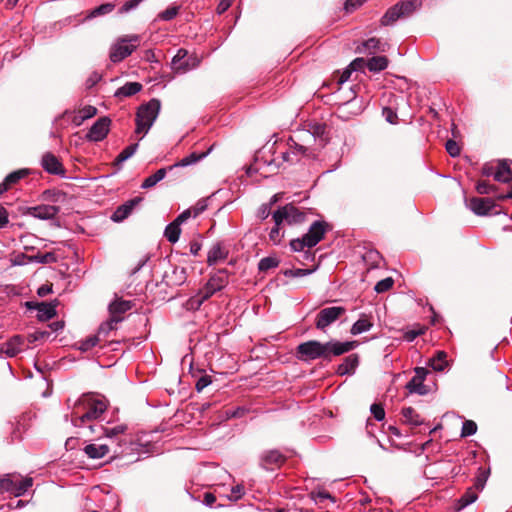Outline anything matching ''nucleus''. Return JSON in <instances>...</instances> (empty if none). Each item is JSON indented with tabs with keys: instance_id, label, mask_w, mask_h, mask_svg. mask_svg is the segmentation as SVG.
Masks as SVG:
<instances>
[{
	"instance_id": "5701e85b",
	"label": "nucleus",
	"mask_w": 512,
	"mask_h": 512,
	"mask_svg": "<svg viewBox=\"0 0 512 512\" xmlns=\"http://www.w3.org/2000/svg\"><path fill=\"white\" fill-rule=\"evenodd\" d=\"M207 283L209 284V287L216 292L222 290L228 283L227 270H219L217 273L210 277Z\"/></svg>"
},
{
	"instance_id": "79ce46f5",
	"label": "nucleus",
	"mask_w": 512,
	"mask_h": 512,
	"mask_svg": "<svg viewBox=\"0 0 512 512\" xmlns=\"http://www.w3.org/2000/svg\"><path fill=\"white\" fill-rule=\"evenodd\" d=\"M279 261L275 257H264L258 263V269L262 272H266L270 269L276 268Z\"/></svg>"
},
{
	"instance_id": "0eeeda50",
	"label": "nucleus",
	"mask_w": 512,
	"mask_h": 512,
	"mask_svg": "<svg viewBox=\"0 0 512 512\" xmlns=\"http://www.w3.org/2000/svg\"><path fill=\"white\" fill-rule=\"evenodd\" d=\"M33 485L31 477L20 478L14 474H7L0 479V491L9 493L14 497L24 495Z\"/></svg>"
},
{
	"instance_id": "cd10ccee",
	"label": "nucleus",
	"mask_w": 512,
	"mask_h": 512,
	"mask_svg": "<svg viewBox=\"0 0 512 512\" xmlns=\"http://www.w3.org/2000/svg\"><path fill=\"white\" fill-rule=\"evenodd\" d=\"M372 326L373 323L370 318L367 315L362 314L361 317L352 325L350 332L352 335H358L369 331Z\"/></svg>"
},
{
	"instance_id": "f3484780",
	"label": "nucleus",
	"mask_w": 512,
	"mask_h": 512,
	"mask_svg": "<svg viewBox=\"0 0 512 512\" xmlns=\"http://www.w3.org/2000/svg\"><path fill=\"white\" fill-rule=\"evenodd\" d=\"M41 165L43 169L49 174L64 175L65 173L63 165L59 159L51 152H47L42 156Z\"/></svg>"
},
{
	"instance_id": "338daca9",
	"label": "nucleus",
	"mask_w": 512,
	"mask_h": 512,
	"mask_svg": "<svg viewBox=\"0 0 512 512\" xmlns=\"http://www.w3.org/2000/svg\"><path fill=\"white\" fill-rule=\"evenodd\" d=\"M101 78H102V76L98 72L91 73V75L86 80V87L87 88L93 87L101 80Z\"/></svg>"
},
{
	"instance_id": "72a5a7b5",
	"label": "nucleus",
	"mask_w": 512,
	"mask_h": 512,
	"mask_svg": "<svg viewBox=\"0 0 512 512\" xmlns=\"http://www.w3.org/2000/svg\"><path fill=\"white\" fill-rule=\"evenodd\" d=\"M478 498L477 492L473 487L468 488L467 491L459 498L457 502V510H462L468 505L474 503Z\"/></svg>"
},
{
	"instance_id": "58836bf2",
	"label": "nucleus",
	"mask_w": 512,
	"mask_h": 512,
	"mask_svg": "<svg viewBox=\"0 0 512 512\" xmlns=\"http://www.w3.org/2000/svg\"><path fill=\"white\" fill-rule=\"evenodd\" d=\"M187 51L185 49H179L177 51V54L172 59V68L175 71H182L185 72L188 68L187 63L183 62V59L186 57Z\"/></svg>"
},
{
	"instance_id": "aec40b11",
	"label": "nucleus",
	"mask_w": 512,
	"mask_h": 512,
	"mask_svg": "<svg viewBox=\"0 0 512 512\" xmlns=\"http://www.w3.org/2000/svg\"><path fill=\"white\" fill-rule=\"evenodd\" d=\"M227 256L228 250L221 242H217L208 251L207 264L209 266L215 265L218 262L225 260Z\"/></svg>"
},
{
	"instance_id": "774afa93",
	"label": "nucleus",
	"mask_w": 512,
	"mask_h": 512,
	"mask_svg": "<svg viewBox=\"0 0 512 512\" xmlns=\"http://www.w3.org/2000/svg\"><path fill=\"white\" fill-rule=\"evenodd\" d=\"M383 115L385 116L386 120L391 124H395L398 118L397 114L391 108L388 107L383 109Z\"/></svg>"
},
{
	"instance_id": "7c9ffc66",
	"label": "nucleus",
	"mask_w": 512,
	"mask_h": 512,
	"mask_svg": "<svg viewBox=\"0 0 512 512\" xmlns=\"http://www.w3.org/2000/svg\"><path fill=\"white\" fill-rule=\"evenodd\" d=\"M97 114V109L94 106L88 105L78 111L73 117L72 122L76 126H80L85 120L94 117Z\"/></svg>"
},
{
	"instance_id": "9b49d317",
	"label": "nucleus",
	"mask_w": 512,
	"mask_h": 512,
	"mask_svg": "<svg viewBox=\"0 0 512 512\" xmlns=\"http://www.w3.org/2000/svg\"><path fill=\"white\" fill-rule=\"evenodd\" d=\"M111 120L108 117L99 118L89 129L86 139L91 142H99L106 138L110 130Z\"/></svg>"
},
{
	"instance_id": "e433bc0d",
	"label": "nucleus",
	"mask_w": 512,
	"mask_h": 512,
	"mask_svg": "<svg viewBox=\"0 0 512 512\" xmlns=\"http://www.w3.org/2000/svg\"><path fill=\"white\" fill-rule=\"evenodd\" d=\"M166 173L167 170L165 168L157 170L154 174L150 175L142 182L141 188L149 189L154 187L158 182L164 179Z\"/></svg>"
},
{
	"instance_id": "9d476101",
	"label": "nucleus",
	"mask_w": 512,
	"mask_h": 512,
	"mask_svg": "<svg viewBox=\"0 0 512 512\" xmlns=\"http://www.w3.org/2000/svg\"><path fill=\"white\" fill-rule=\"evenodd\" d=\"M345 311V308L341 306H331L321 309L316 316V328L325 331V329L337 321Z\"/></svg>"
},
{
	"instance_id": "bf43d9fd",
	"label": "nucleus",
	"mask_w": 512,
	"mask_h": 512,
	"mask_svg": "<svg viewBox=\"0 0 512 512\" xmlns=\"http://www.w3.org/2000/svg\"><path fill=\"white\" fill-rule=\"evenodd\" d=\"M211 378L210 376L208 375H205V376H202L200 377L196 384H195V388L198 392H201L203 391L207 386H209L211 384Z\"/></svg>"
},
{
	"instance_id": "8fccbe9b",
	"label": "nucleus",
	"mask_w": 512,
	"mask_h": 512,
	"mask_svg": "<svg viewBox=\"0 0 512 512\" xmlns=\"http://www.w3.org/2000/svg\"><path fill=\"white\" fill-rule=\"evenodd\" d=\"M281 225L275 224V226L269 232V239L274 244H279L284 236V232H281Z\"/></svg>"
},
{
	"instance_id": "2eb2a0df",
	"label": "nucleus",
	"mask_w": 512,
	"mask_h": 512,
	"mask_svg": "<svg viewBox=\"0 0 512 512\" xmlns=\"http://www.w3.org/2000/svg\"><path fill=\"white\" fill-rule=\"evenodd\" d=\"M468 206L474 214L485 216L492 212L495 203L491 198L473 197L470 199Z\"/></svg>"
},
{
	"instance_id": "c85d7f7f",
	"label": "nucleus",
	"mask_w": 512,
	"mask_h": 512,
	"mask_svg": "<svg viewBox=\"0 0 512 512\" xmlns=\"http://www.w3.org/2000/svg\"><path fill=\"white\" fill-rule=\"evenodd\" d=\"M142 89V84L139 82H127L122 87L117 89L115 92L116 97H130L138 92H140Z\"/></svg>"
},
{
	"instance_id": "4be33fe9",
	"label": "nucleus",
	"mask_w": 512,
	"mask_h": 512,
	"mask_svg": "<svg viewBox=\"0 0 512 512\" xmlns=\"http://www.w3.org/2000/svg\"><path fill=\"white\" fill-rule=\"evenodd\" d=\"M59 212V208L54 205H39L31 208L30 213L35 218L48 220L54 218Z\"/></svg>"
},
{
	"instance_id": "49530a36",
	"label": "nucleus",
	"mask_w": 512,
	"mask_h": 512,
	"mask_svg": "<svg viewBox=\"0 0 512 512\" xmlns=\"http://www.w3.org/2000/svg\"><path fill=\"white\" fill-rule=\"evenodd\" d=\"M476 431H477V425L474 421L465 420L463 422L462 429H461L462 437L472 436L476 433Z\"/></svg>"
},
{
	"instance_id": "3c124183",
	"label": "nucleus",
	"mask_w": 512,
	"mask_h": 512,
	"mask_svg": "<svg viewBox=\"0 0 512 512\" xmlns=\"http://www.w3.org/2000/svg\"><path fill=\"white\" fill-rule=\"evenodd\" d=\"M446 151L451 157H458L460 155V147L458 143L452 139H449L445 144Z\"/></svg>"
},
{
	"instance_id": "f8f14e48",
	"label": "nucleus",
	"mask_w": 512,
	"mask_h": 512,
	"mask_svg": "<svg viewBox=\"0 0 512 512\" xmlns=\"http://www.w3.org/2000/svg\"><path fill=\"white\" fill-rule=\"evenodd\" d=\"M190 218L189 211H183L171 223H169L165 230L164 236L170 243H176L181 234V225Z\"/></svg>"
},
{
	"instance_id": "a211bd4d",
	"label": "nucleus",
	"mask_w": 512,
	"mask_h": 512,
	"mask_svg": "<svg viewBox=\"0 0 512 512\" xmlns=\"http://www.w3.org/2000/svg\"><path fill=\"white\" fill-rule=\"evenodd\" d=\"M85 455L93 460L102 459L110 452L109 445L102 442H93L83 448Z\"/></svg>"
},
{
	"instance_id": "37998d69",
	"label": "nucleus",
	"mask_w": 512,
	"mask_h": 512,
	"mask_svg": "<svg viewBox=\"0 0 512 512\" xmlns=\"http://www.w3.org/2000/svg\"><path fill=\"white\" fill-rule=\"evenodd\" d=\"M179 10L180 7L177 5L170 6L158 14V19L162 21H171L178 15Z\"/></svg>"
},
{
	"instance_id": "f03ea898",
	"label": "nucleus",
	"mask_w": 512,
	"mask_h": 512,
	"mask_svg": "<svg viewBox=\"0 0 512 512\" xmlns=\"http://www.w3.org/2000/svg\"><path fill=\"white\" fill-rule=\"evenodd\" d=\"M107 409V403L103 398L93 394H84L75 403L71 413V422L76 427H89L90 422L99 419Z\"/></svg>"
},
{
	"instance_id": "de8ad7c7",
	"label": "nucleus",
	"mask_w": 512,
	"mask_h": 512,
	"mask_svg": "<svg viewBox=\"0 0 512 512\" xmlns=\"http://www.w3.org/2000/svg\"><path fill=\"white\" fill-rule=\"evenodd\" d=\"M393 284H394L393 279L391 277H387L385 279L378 281L374 287V290L377 293H383V292L388 291L390 288H392Z\"/></svg>"
},
{
	"instance_id": "69168bd1",
	"label": "nucleus",
	"mask_w": 512,
	"mask_h": 512,
	"mask_svg": "<svg viewBox=\"0 0 512 512\" xmlns=\"http://www.w3.org/2000/svg\"><path fill=\"white\" fill-rule=\"evenodd\" d=\"M215 293H216V291L212 290L209 287V284L206 283V285L201 290H199V292L197 294L201 297L203 302H205L207 299H209Z\"/></svg>"
},
{
	"instance_id": "f257e3e1",
	"label": "nucleus",
	"mask_w": 512,
	"mask_h": 512,
	"mask_svg": "<svg viewBox=\"0 0 512 512\" xmlns=\"http://www.w3.org/2000/svg\"><path fill=\"white\" fill-rule=\"evenodd\" d=\"M358 346L357 341H329L321 343L316 340H310L300 343L296 348V357L305 362L313 361L319 358L330 360L332 356H340Z\"/></svg>"
},
{
	"instance_id": "0e129e2a",
	"label": "nucleus",
	"mask_w": 512,
	"mask_h": 512,
	"mask_svg": "<svg viewBox=\"0 0 512 512\" xmlns=\"http://www.w3.org/2000/svg\"><path fill=\"white\" fill-rule=\"evenodd\" d=\"M271 213V204H262L259 209H258V212H257V216L261 219V220H265L266 218H268V216L270 215Z\"/></svg>"
},
{
	"instance_id": "bb28decb",
	"label": "nucleus",
	"mask_w": 512,
	"mask_h": 512,
	"mask_svg": "<svg viewBox=\"0 0 512 512\" xmlns=\"http://www.w3.org/2000/svg\"><path fill=\"white\" fill-rule=\"evenodd\" d=\"M211 149H209L207 152L203 153H196L192 152L188 156L182 158L179 162L175 163L174 165L170 166L168 169L172 170L174 167H187L190 165H193L200 161L201 159L205 158Z\"/></svg>"
},
{
	"instance_id": "c756f323",
	"label": "nucleus",
	"mask_w": 512,
	"mask_h": 512,
	"mask_svg": "<svg viewBox=\"0 0 512 512\" xmlns=\"http://www.w3.org/2000/svg\"><path fill=\"white\" fill-rule=\"evenodd\" d=\"M429 366L434 371L442 372L448 366L447 354L444 351H437L436 355L429 360Z\"/></svg>"
},
{
	"instance_id": "ddd939ff",
	"label": "nucleus",
	"mask_w": 512,
	"mask_h": 512,
	"mask_svg": "<svg viewBox=\"0 0 512 512\" xmlns=\"http://www.w3.org/2000/svg\"><path fill=\"white\" fill-rule=\"evenodd\" d=\"M285 460V456L276 449L264 451L260 456L261 466L267 470L281 466Z\"/></svg>"
},
{
	"instance_id": "2f4dec72",
	"label": "nucleus",
	"mask_w": 512,
	"mask_h": 512,
	"mask_svg": "<svg viewBox=\"0 0 512 512\" xmlns=\"http://www.w3.org/2000/svg\"><path fill=\"white\" fill-rule=\"evenodd\" d=\"M131 309V302L116 300L109 305L110 316L123 317V314Z\"/></svg>"
},
{
	"instance_id": "1a4fd4ad",
	"label": "nucleus",
	"mask_w": 512,
	"mask_h": 512,
	"mask_svg": "<svg viewBox=\"0 0 512 512\" xmlns=\"http://www.w3.org/2000/svg\"><path fill=\"white\" fill-rule=\"evenodd\" d=\"M417 7V1H402L389 8L381 18L384 26L394 24L398 19L410 16Z\"/></svg>"
},
{
	"instance_id": "a878e982",
	"label": "nucleus",
	"mask_w": 512,
	"mask_h": 512,
	"mask_svg": "<svg viewBox=\"0 0 512 512\" xmlns=\"http://www.w3.org/2000/svg\"><path fill=\"white\" fill-rule=\"evenodd\" d=\"M386 43L381 42L377 38H370L362 43V48L358 47L359 52L375 53L376 51L385 52Z\"/></svg>"
},
{
	"instance_id": "ea45409f",
	"label": "nucleus",
	"mask_w": 512,
	"mask_h": 512,
	"mask_svg": "<svg viewBox=\"0 0 512 512\" xmlns=\"http://www.w3.org/2000/svg\"><path fill=\"white\" fill-rule=\"evenodd\" d=\"M28 175L27 169H20L11 172L8 174L4 179V184H6L7 188L9 189L12 185L16 184L18 181L23 179L25 176Z\"/></svg>"
},
{
	"instance_id": "4d7b16f0",
	"label": "nucleus",
	"mask_w": 512,
	"mask_h": 512,
	"mask_svg": "<svg viewBox=\"0 0 512 512\" xmlns=\"http://www.w3.org/2000/svg\"><path fill=\"white\" fill-rule=\"evenodd\" d=\"M370 412L377 421H382L385 418L384 408L380 404H372L370 407Z\"/></svg>"
},
{
	"instance_id": "c9c22d12",
	"label": "nucleus",
	"mask_w": 512,
	"mask_h": 512,
	"mask_svg": "<svg viewBox=\"0 0 512 512\" xmlns=\"http://www.w3.org/2000/svg\"><path fill=\"white\" fill-rule=\"evenodd\" d=\"M511 170L506 162H500L494 173V179L498 182L508 183L511 180Z\"/></svg>"
},
{
	"instance_id": "7ed1b4c3",
	"label": "nucleus",
	"mask_w": 512,
	"mask_h": 512,
	"mask_svg": "<svg viewBox=\"0 0 512 512\" xmlns=\"http://www.w3.org/2000/svg\"><path fill=\"white\" fill-rule=\"evenodd\" d=\"M324 131V125H316L314 126L313 133L305 131L300 134H295L294 136L289 137L287 141L289 151L282 152L283 161L293 163L295 161H298V156L300 155L309 156V147L306 145V143L315 139V135H322Z\"/></svg>"
},
{
	"instance_id": "6ab92c4d",
	"label": "nucleus",
	"mask_w": 512,
	"mask_h": 512,
	"mask_svg": "<svg viewBox=\"0 0 512 512\" xmlns=\"http://www.w3.org/2000/svg\"><path fill=\"white\" fill-rule=\"evenodd\" d=\"M89 429L92 433L101 431L106 438L113 439L120 434H123L127 430V426L124 424L115 425L113 427H107L102 424L89 425Z\"/></svg>"
},
{
	"instance_id": "412c9836",
	"label": "nucleus",
	"mask_w": 512,
	"mask_h": 512,
	"mask_svg": "<svg viewBox=\"0 0 512 512\" xmlns=\"http://www.w3.org/2000/svg\"><path fill=\"white\" fill-rule=\"evenodd\" d=\"M359 364V357L357 354H350L344 358L343 362L338 365L336 373L340 376L351 375L355 372Z\"/></svg>"
},
{
	"instance_id": "09e8293b",
	"label": "nucleus",
	"mask_w": 512,
	"mask_h": 512,
	"mask_svg": "<svg viewBox=\"0 0 512 512\" xmlns=\"http://www.w3.org/2000/svg\"><path fill=\"white\" fill-rule=\"evenodd\" d=\"M203 303L201 297L196 294L187 300L185 307L187 310H198Z\"/></svg>"
},
{
	"instance_id": "052dcab7",
	"label": "nucleus",
	"mask_w": 512,
	"mask_h": 512,
	"mask_svg": "<svg viewBox=\"0 0 512 512\" xmlns=\"http://www.w3.org/2000/svg\"><path fill=\"white\" fill-rule=\"evenodd\" d=\"M246 412V409L243 407L231 408L227 409L225 414L227 418H239L242 417Z\"/></svg>"
},
{
	"instance_id": "20e7f679",
	"label": "nucleus",
	"mask_w": 512,
	"mask_h": 512,
	"mask_svg": "<svg viewBox=\"0 0 512 512\" xmlns=\"http://www.w3.org/2000/svg\"><path fill=\"white\" fill-rule=\"evenodd\" d=\"M329 229L327 222L322 220L314 221L306 234L301 238H296L290 241V247L294 252H301L305 248L315 247L324 237Z\"/></svg>"
},
{
	"instance_id": "f704fd0d",
	"label": "nucleus",
	"mask_w": 512,
	"mask_h": 512,
	"mask_svg": "<svg viewBox=\"0 0 512 512\" xmlns=\"http://www.w3.org/2000/svg\"><path fill=\"white\" fill-rule=\"evenodd\" d=\"M388 66V59L385 56H374L367 61V68L371 72H380Z\"/></svg>"
},
{
	"instance_id": "680f3d73",
	"label": "nucleus",
	"mask_w": 512,
	"mask_h": 512,
	"mask_svg": "<svg viewBox=\"0 0 512 512\" xmlns=\"http://www.w3.org/2000/svg\"><path fill=\"white\" fill-rule=\"evenodd\" d=\"M139 4L140 3L137 0L126 1L119 9V13H128L129 11L136 9Z\"/></svg>"
},
{
	"instance_id": "4c0bfd02",
	"label": "nucleus",
	"mask_w": 512,
	"mask_h": 512,
	"mask_svg": "<svg viewBox=\"0 0 512 512\" xmlns=\"http://www.w3.org/2000/svg\"><path fill=\"white\" fill-rule=\"evenodd\" d=\"M423 376L421 377H413L406 385V388L410 393H417L419 395L426 394L427 390L424 385Z\"/></svg>"
},
{
	"instance_id": "473e14b6",
	"label": "nucleus",
	"mask_w": 512,
	"mask_h": 512,
	"mask_svg": "<svg viewBox=\"0 0 512 512\" xmlns=\"http://www.w3.org/2000/svg\"><path fill=\"white\" fill-rule=\"evenodd\" d=\"M123 319V317L110 316L107 321L100 325L98 329V335L107 336L112 330L117 328V325L122 322Z\"/></svg>"
},
{
	"instance_id": "e2e57ef3",
	"label": "nucleus",
	"mask_w": 512,
	"mask_h": 512,
	"mask_svg": "<svg viewBox=\"0 0 512 512\" xmlns=\"http://www.w3.org/2000/svg\"><path fill=\"white\" fill-rule=\"evenodd\" d=\"M349 66L353 71H362L364 67H367V61L363 58H356L349 64Z\"/></svg>"
},
{
	"instance_id": "39448f33",
	"label": "nucleus",
	"mask_w": 512,
	"mask_h": 512,
	"mask_svg": "<svg viewBox=\"0 0 512 512\" xmlns=\"http://www.w3.org/2000/svg\"><path fill=\"white\" fill-rule=\"evenodd\" d=\"M160 108L161 103L155 98L138 107L135 118L136 134L146 135L149 132L159 115Z\"/></svg>"
},
{
	"instance_id": "4468645a",
	"label": "nucleus",
	"mask_w": 512,
	"mask_h": 512,
	"mask_svg": "<svg viewBox=\"0 0 512 512\" xmlns=\"http://www.w3.org/2000/svg\"><path fill=\"white\" fill-rule=\"evenodd\" d=\"M142 201L141 197H134L122 205L118 206L116 210L111 215V220L116 223H120L127 219L134 208Z\"/></svg>"
},
{
	"instance_id": "603ef678",
	"label": "nucleus",
	"mask_w": 512,
	"mask_h": 512,
	"mask_svg": "<svg viewBox=\"0 0 512 512\" xmlns=\"http://www.w3.org/2000/svg\"><path fill=\"white\" fill-rule=\"evenodd\" d=\"M206 208H207V205L205 204V201L204 200H200V201L197 202V204L195 206H193L191 208H188L185 211H189L190 212V218L191 217L196 218L202 212H204Z\"/></svg>"
},
{
	"instance_id": "393cba45",
	"label": "nucleus",
	"mask_w": 512,
	"mask_h": 512,
	"mask_svg": "<svg viewBox=\"0 0 512 512\" xmlns=\"http://www.w3.org/2000/svg\"><path fill=\"white\" fill-rule=\"evenodd\" d=\"M34 308L37 310V317L41 321H48L56 315V307L52 303H37Z\"/></svg>"
},
{
	"instance_id": "a19ab883",
	"label": "nucleus",
	"mask_w": 512,
	"mask_h": 512,
	"mask_svg": "<svg viewBox=\"0 0 512 512\" xmlns=\"http://www.w3.org/2000/svg\"><path fill=\"white\" fill-rule=\"evenodd\" d=\"M138 148V143L130 144L126 148H124L119 155L115 159V163L117 165L122 164L126 160H128L130 157H132Z\"/></svg>"
},
{
	"instance_id": "dca6fc26",
	"label": "nucleus",
	"mask_w": 512,
	"mask_h": 512,
	"mask_svg": "<svg viewBox=\"0 0 512 512\" xmlns=\"http://www.w3.org/2000/svg\"><path fill=\"white\" fill-rule=\"evenodd\" d=\"M24 346V338L20 335H15L1 345L0 352L7 357H14L23 350Z\"/></svg>"
},
{
	"instance_id": "5fc2aeb1",
	"label": "nucleus",
	"mask_w": 512,
	"mask_h": 512,
	"mask_svg": "<svg viewBox=\"0 0 512 512\" xmlns=\"http://www.w3.org/2000/svg\"><path fill=\"white\" fill-rule=\"evenodd\" d=\"M476 191L479 194H490L495 191V186L487 181H479L476 185Z\"/></svg>"
},
{
	"instance_id": "a18cd8bd",
	"label": "nucleus",
	"mask_w": 512,
	"mask_h": 512,
	"mask_svg": "<svg viewBox=\"0 0 512 512\" xmlns=\"http://www.w3.org/2000/svg\"><path fill=\"white\" fill-rule=\"evenodd\" d=\"M99 342V337L97 335L90 336L85 340L79 342V349L83 352H87L93 347H95Z\"/></svg>"
},
{
	"instance_id": "c03bdc74",
	"label": "nucleus",
	"mask_w": 512,
	"mask_h": 512,
	"mask_svg": "<svg viewBox=\"0 0 512 512\" xmlns=\"http://www.w3.org/2000/svg\"><path fill=\"white\" fill-rule=\"evenodd\" d=\"M114 8H115V5L112 3L102 4L98 7H96L95 9H93L90 12L88 17L94 18V17L100 16V15L108 14V13L112 12L114 10Z\"/></svg>"
},
{
	"instance_id": "6e6552de",
	"label": "nucleus",
	"mask_w": 512,
	"mask_h": 512,
	"mask_svg": "<svg viewBox=\"0 0 512 512\" xmlns=\"http://www.w3.org/2000/svg\"><path fill=\"white\" fill-rule=\"evenodd\" d=\"M275 224L281 225L287 223L288 225H295L303 223L306 220V213L293 204H286L279 207L272 214Z\"/></svg>"
},
{
	"instance_id": "864d4df0",
	"label": "nucleus",
	"mask_w": 512,
	"mask_h": 512,
	"mask_svg": "<svg viewBox=\"0 0 512 512\" xmlns=\"http://www.w3.org/2000/svg\"><path fill=\"white\" fill-rule=\"evenodd\" d=\"M244 494V486L242 484H237L231 488V495L229 496V499L231 501H238L244 496Z\"/></svg>"
},
{
	"instance_id": "6e6d98bb",
	"label": "nucleus",
	"mask_w": 512,
	"mask_h": 512,
	"mask_svg": "<svg viewBox=\"0 0 512 512\" xmlns=\"http://www.w3.org/2000/svg\"><path fill=\"white\" fill-rule=\"evenodd\" d=\"M311 494H312V497L315 500V502H322L326 499H329L332 502H335V498L326 490L313 491Z\"/></svg>"
},
{
	"instance_id": "13d9d810",
	"label": "nucleus",
	"mask_w": 512,
	"mask_h": 512,
	"mask_svg": "<svg viewBox=\"0 0 512 512\" xmlns=\"http://www.w3.org/2000/svg\"><path fill=\"white\" fill-rule=\"evenodd\" d=\"M488 478V472L485 470H481V473L477 476L474 487L477 490H482L485 486L486 480Z\"/></svg>"
},
{
	"instance_id": "b1692460",
	"label": "nucleus",
	"mask_w": 512,
	"mask_h": 512,
	"mask_svg": "<svg viewBox=\"0 0 512 512\" xmlns=\"http://www.w3.org/2000/svg\"><path fill=\"white\" fill-rule=\"evenodd\" d=\"M401 414L403 423L412 427H417L424 423V419L412 407H404Z\"/></svg>"
},
{
	"instance_id": "423d86ee",
	"label": "nucleus",
	"mask_w": 512,
	"mask_h": 512,
	"mask_svg": "<svg viewBox=\"0 0 512 512\" xmlns=\"http://www.w3.org/2000/svg\"><path fill=\"white\" fill-rule=\"evenodd\" d=\"M140 44V36L129 35L119 38L110 48L109 58L113 63H119L131 55Z\"/></svg>"
}]
</instances>
